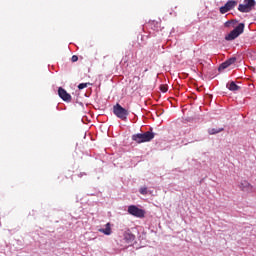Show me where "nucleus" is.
I'll use <instances>...</instances> for the list:
<instances>
[{"mask_svg":"<svg viewBox=\"0 0 256 256\" xmlns=\"http://www.w3.org/2000/svg\"><path fill=\"white\" fill-rule=\"evenodd\" d=\"M238 10H240L241 13H249V11H251V8L244 3L239 5Z\"/></svg>","mask_w":256,"mask_h":256,"instance_id":"obj_13","label":"nucleus"},{"mask_svg":"<svg viewBox=\"0 0 256 256\" xmlns=\"http://www.w3.org/2000/svg\"><path fill=\"white\" fill-rule=\"evenodd\" d=\"M128 213L133 215V217H138L139 219H143L145 217V210L140 209L135 205H131L128 207Z\"/></svg>","mask_w":256,"mask_h":256,"instance_id":"obj_4","label":"nucleus"},{"mask_svg":"<svg viewBox=\"0 0 256 256\" xmlns=\"http://www.w3.org/2000/svg\"><path fill=\"white\" fill-rule=\"evenodd\" d=\"M141 39H143V35H140Z\"/></svg>","mask_w":256,"mask_h":256,"instance_id":"obj_23","label":"nucleus"},{"mask_svg":"<svg viewBox=\"0 0 256 256\" xmlns=\"http://www.w3.org/2000/svg\"><path fill=\"white\" fill-rule=\"evenodd\" d=\"M239 33H229L225 36V40L226 41H235V39H237V37H239Z\"/></svg>","mask_w":256,"mask_h":256,"instance_id":"obj_11","label":"nucleus"},{"mask_svg":"<svg viewBox=\"0 0 256 256\" xmlns=\"http://www.w3.org/2000/svg\"><path fill=\"white\" fill-rule=\"evenodd\" d=\"M221 131H223V128H210L208 129V133L209 135H217V133H221Z\"/></svg>","mask_w":256,"mask_h":256,"instance_id":"obj_14","label":"nucleus"},{"mask_svg":"<svg viewBox=\"0 0 256 256\" xmlns=\"http://www.w3.org/2000/svg\"><path fill=\"white\" fill-rule=\"evenodd\" d=\"M113 113L118 119H121V121H127V117H129V111L123 108L119 103L113 106Z\"/></svg>","mask_w":256,"mask_h":256,"instance_id":"obj_3","label":"nucleus"},{"mask_svg":"<svg viewBox=\"0 0 256 256\" xmlns=\"http://www.w3.org/2000/svg\"><path fill=\"white\" fill-rule=\"evenodd\" d=\"M224 26L227 29H233L230 33H243L245 30V24L237 22V20H228Z\"/></svg>","mask_w":256,"mask_h":256,"instance_id":"obj_2","label":"nucleus"},{"mask_svg":"<svg viewBox=\"0 0 256 256\" xmlns=\"http://www.w3.org/2000/svg\"><path fill=\"white\" fill-rule=\"evenodd\" d=\"M227 67H230V65H229V62H227L226 60L220 65L219 70L221 71V69H227Z\"/></svg>","mask_w":256,"mask_h":256,"instance_id":"obj_16","label":"nucleus"},{"mask_svg":"<svg viewBox=\"0 0 256 256\" xmlns=\"http://www.w3.org/2000/svg\"><path fill=\"white\" fill-rule=\"evenodd\" d=\"M152 139H155V134L151 131L134 134L132 136V141H135L136 143H148L149 141H152Z\"/></svg>","mask_w":256,"mask_h":256,"instance_id":"obj_1","label":"nucleus"},{"mask_svg":"<svg viewBox=\"0 0 256 256\" xmlns=\"http://www.w3.org/2000/svg\"><path fill=\"white\" fill-rule=\"evenodd\" d=\"M99 233H103L104 235H111V233H113V231L111 230V223H107L105 225V228H100Z\"/></svg>","mask_w":256,"mask_h":256,"instance_id":"obj_10","label":"nucleus"},{"mask_svg":"<svg viewBox=\"0 0 256 256\" xmlns=\"http://www.w3.org/2000/svg\"><path fill=\"white\" fill-rule=\"evenodd\" d=\"M238 187L244 193H253V191H254L253 185H251V183H249V181H247V180H241Z\"/></svg>","mask_w":256,"mask_h":256,"instance_id":"obj_7","label":"nucleus"},{"mask_svg":"<svg viewBox=\"0 0 256 256\" xmlns=\"http://www.w3.org/2000/svg\"><path fill=\"white\" fill-rule=\"evenodd\" d=\"M146 28L148 30V33H151V31H154L155 33H159L160 31H163V28H161V22H157L155 20H151L146 24Z\"/></svg>","mask_w":256,"mask_h":256,"instance_id":"obj_5","label":"nucleus"},{"mask_svg":"<svg viewBox=\"0 0 256 256\" xmlns=\"http://www.w3.org/2000/svg\"><path fill=\"white\" fill-rule=\"evenodd\" d=\"M236 5H237V1L229 0L224 6L220 7V13L222 15H225V13H229V11L235 9Z\"/></svg>","mask_w":256,"mask_h":256,"instance_id":"obj_6","label":"nucleus"},{"mask_svg":"<svg viewBox=\"0 0 256 256\" xmlns=\"http://www.w3.org/2000/svg\"><path fill=\"white\" fill-rule=\"evenodd\" d=\"M79 60V57L77 55L72 56V62L75 63Z\"/></svg>","mask_w":256,"mask_h":256,"instance_id":"obj_21","label":"nucleus"},{"mask_svg":"<svg viewBox=\"0 0 256 256\" xmlns=\"http://www.w3.org/2000/svg\"><path fill=\"white\" fill-rule=\"evenodd\" d=\"M227 88L229 91H239V86L234 81L227 84Z\"/></svg>","mask_w":256,"mask_h":256,"instance_id":"obj_12","label":"nucleus"},{"mask_svg":"<svg viewBox=\"0 0 256 256\" xmlns=\"http://www.w3.org/2000/svg\"><path fill=\"white\" fill-rule=\"evenodd\" d=\"M83 175H87L86 173H80L78 174V177H83Z\"/></svg>","mask_w":256,"mask_h":256,"instance_id":"obj_22","label":"nucleus"},{"mask_svg":"<svg viewBox=\"0 0 256 256\" xmlns=\"http://www.w3.org/2000/svg\"><path fill=\"white\" fill-rule=\"evenodd\" d=\"M226 61L228 62V65L231 66V65L235 64V62L237 61V58L232 57V58H230V59H228Z\"/></svg>","mask_w":256,"mask_h":256,"instance_id":"obj_17","label":"nucleus"},{"mask_svg":"<svg viewBox=\"0 0 256 256\" xmlns=\"http://www.w3.org/2000/svg\"><path fill=\"white\" fill-rule=\"evenodd\" d=\"M139 193L141 195H147V187H142L139 189Z\"/></svg>","mask_w":256,"mask_h":256,"instance_id":"obj_19","label":"nucleus"},{"mask_svg":"<svg viewBox=\"0 0 256 256\" xmlns=\"http://www.w3.org/2000/svg\"><path fill=\"white\" fill-rule=\"evenodd\" d=\"M160 90L162 91V93H167L168 88H167V86L162 85V86L160 87Z\"/></svg>","mask_w":256,"mask_h":256,"instance_id":"obj_20","label":"nucleus"},{"mask_svg":"<svg viewBox=\"0 0 256 256\" xmlns=\"http://www.w3.org/2000/svg\"><path fill=\"white\" fill-rule=\"evenodd\" d=\"M86 87H89V83H80L78 85V89H86Z\"/></svg>","mask_w":256,"mask_h":256,"instance_id":"obj_18","label":"nucleus"},{"mask_svg":"<svg viewBox=\"0 0 256 256\" xmlns=\"http://www.w3.org/2000/svg\"><path fill=\"white\" fill-rule=\"evenodd\" d=\"M244 3L250 8V10L255 7V0H244Z\"/></svg>","mask_w":256,"mask_h":256,"instance_id":"obj_15","label":"nucleus"},{"mask_svg":"<svg viewBox=\"0 0 256 256\" xmlns=\"http://www.w3.org/2000/svg\"><path fill=\"white\" fill-rule=\"evenodd\" d=\"M124 241L127 245H133V241H135V235L131 233V230H127L123 234Z\"/></svg>","mask_w":256,"mask_h":256,"instance_id":"obj_8","label":"nucleus"},{"mask_svg":"<svg viewBox=\"0 0 256 256\" xmlns=\"http://www.w3.org/2000/svg\"><path fill=\"white\" fill-rule=\"evenodd\" d=\"M58 95L63 101H67V102L71 101V95L67 93V90L61 87L58 89Z\"/></svg>","mask_w":256,"mask_h":256,"instance_id":"obj_9","label":"nucleus"}]
</instances>
